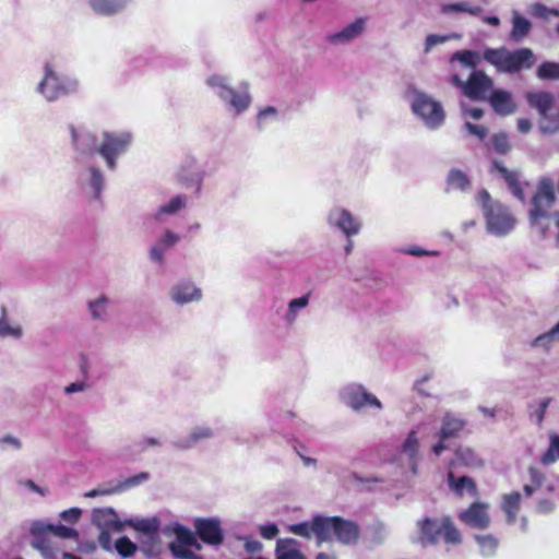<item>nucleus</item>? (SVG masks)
<instances>
[{
  "label": "nucleus",
  "instance_id": "1",
  "mask_svg": "<svg viewBox=\"0 0 559 559\" xmlns=\"http://www.w3.org/2000/svg\"><path fill=\"white\" fill-rule=\"evenodd\" d=\"M483 59L502 73H520L530 70L536 63L533 50L525 47L515 50H508L504 47L487 48L483 52Z\"/></svg>",
  "mask_w": 559,
  "mask_h": 559
},
{
  "label": "nucleus",
  "instance_id": "2",
  "mask_svg": "<svg viewBox=\"0 0 559 559\" xmlns=\"http://www.w3.org/2000/svg\"><path fill=\"white\" fill-rule=\"evenodd\" d=\"M478 201L481 204L487 229L497 235L504 236L515 226L516 219L504 204L491 199L487 190L478 193Z\"/></svg>",
  "mask_w": 559,
  "mask_h": 559
},
{
  "label": "nucleus",
  "instance_id": "3",
  "mask_svg": "<svg viewBox=\"0 0 559 559\" xmlns=\"http://www.w3.org/2000/svg\"><path fill=\"white\" fill-rule=\"evenodd\" d=\"M556 202L554 181L544 177L537 185V190L532 198V209L530 211L531 226L538 229L542 236H546L548 225L543 224V221L548 218L549 210Z\"/></svg>",
  "mask_w": 559,
  "mask_h": 559
},
{
  "label": "nucleus",
  "instance_id": "4",
  "mask_svg": "<svg viewBox=\"0 0 559 559\" xmlns=\"http://www.w3.org/2000/svg\"><path fill=\"white\" fill-rule=\"evenodd\" d=\"M531 107L537 109L542 117L539 129L543 133L559 131V98L548 92H534L526 95Z\"/></svg>",
  "mask_w": 559,
  "mask_h": 559
},
{
  "label": "nucleus",
  "instance_id": "5",
  "mask_svg": "<svg viewBox=\"0 0 559 559\" xmlns=\"http://www.w3.org/2000/svg\"><path fill=\"white\" fill-rule=\"evenodd\" d=\"M451 82L472 100H487L493 88V80L480 70L473 71L466 81H463L459 74H454Z\"/></svg>",
  "mask_w": 559,
  "mask_h": 559
},
{
  "label": "nucleus",
  "instance_id": "6",
  "mask_svg": "<svg viewBox=\"0 0 559 559\" xmlns=\"http://www.w3.org/2000/svg\"><path fill=\"white\" fill-rule=\"evenodd\" d=\"M412 109L429 128H439L444 122L445 114L442 105L425 93L416 94Z\"/></svg>",
  "mask_w": 559,
  "mask_h": 559
},
{
  "label": "nucleus",
  "instance_id": "7",
  "mask_svg": "<svg viewBox=\"0 0 559 559\" xmlns=\"http://www.w3.org/2000/svg\"><path fill=\"white\" fill-rule=\"evenodd\" d=\"M93 523L100 530L99 545L106 550H112L110 533H119L123 525L112 509H98L93 512Z\"/></svg>",
  "mask_w": 559,
  "mask_h": 559
},
{
  "label": "nucleus",
  "instance_id": "8",
  "mask_svg": "<svg viewBox=\"0 0 559 559\" xmlns=\"http://www.w3.org/2000/svg\"><path fill=\"white\" fill-rule=\"evenodd\" d=\"M130 142L131 136L129 133L105 132L97 153L105 158L109 169H115L116 157L127 151Z\"/></svg>",
  "mask_w": 559,
  "mask_h": 559
},
{
  "label": "nucleus",
  "instance_id": "9",
  "mask_svg": "<svg viewBox=\"0 0 559 559\" xmlns=\"http://www.w3.org/2000/svg\"><path fill=\"white\" fill-rule=\"evenodd\" d=\"M344 403L355 411L365 407L382 408V403L360 384H349L341 393Z\"/></svg>",
  "mask_w": 559,
  "mask_h": 559
},
{
  "label": "nucleus",
  "instance_id": "10",
  "mask_svg": "<svg viewBox=\"0 0 559 559\" xmlns=\"http://www.w3.org/2000/svg\"><path fill=\"white\" fill-rule=\"evenodd\" d=\"M131 525L142 534V548L144 552L154 554L158 550L159 521L157 518L138 519Z\"/></svg>",
  "mask_w": 559,
  "mask_h": 559
},
{
  "label": "nucleus",
  "instance_id": "11",
  "mask_svg": "<svg viewBox=\"0 0 559 559\" xmlns=\"http://www.w3.org/2000/svg\"><path fill=\"white\" fill-rule=\"evenodd\" d=\"M37 90L48 102L56 100L68 94L64 81L52 70L49 63L45 66V75Z\"/></svg>",
  "mask_w": 559,
  "mask_h": 559
},
{
  "label": "nucleus",
  "instance_id": "12",
  "mask_svg": "<svg viewBox=\"0 0 559 559\" xmlns=\"http://www.w3.org/2000/svg\"><path fill=\"white\" fill-rule=\"evenodd\" d=\"M44 523L35 522L31 527L33 535L32 546L37 549L46 559H57L59 547L56 540L46 533H44Z\"/></svg>",
  "mask_w": 559,
  "mask_h": 559
},
{
  "label": "nucleus",
  "instance_id": "13",
  "mask_svg": "<svg viewBox=\"0 0 559 559\" xmlns=\"http://www.w3.org/2000/svg\"><path fill=\"white\" fill-rule=\"evenodd\" d=\"M459 519L467 526L476 530H486L490 525L488 504L475 502L459 514Z\"/></svg>",
  "mask_w": 559,
  "mask_h": 559
},
{
  "label": "nucleus",
  "instance_id": "14",
  "mask_svg": "<svg viewBox=\"0 0 559 559\" xmlns=\"http://www.w3.org/2000/svg\"><path fill=\"white\" fill-rule=\"evenodd\" d=\"M464 425V420L450 415H445L438 435L439 441L432 447L435 454H439L440 452L447 450L448 447L445 445V442L451 438H456L463 430Z\"/></svg>",
  "mask_w": 559,
  "mask_h": 559
},
{
  "label": "nucleus",
  "instance_id": "15",
  "mask_svg": "<svg viewBox=\"0 0 559 559\" xmlns=\"http://www.w3.org/2000/svg\"><path fill=\"white\" fill-rule=\"evenodd\" d=\"M195 530L200 538L210 545H219L223 542V531L221 522L217 519H198L195 520Z\"/></svg>",
  "mask_w": 559,
  "mask_h": 559
},
{
  "label": "nucleus",
  "instance_id": "16",
  "mask_svg": "<svg viewBox=\"0 0 559 559\" xmlns=\"http://www.w3.org/2000/svg\"><path fill=\"white\" fill-rule=\"evenodd\" d=\"M487 100L493 111L500 116H509L515 112L518 108L512 94L504 90H492Z\"/></svg>",
  "mask_w": 559,
  "mask_h": 559
},
{
  "label": "nucleus",
  "instance_id": "17",
  "mask_svg": "<svg viewBox=\"0 0 559 559\" xmlns=\"http://www.w3.org/2000/svg\"><path fill=\"white\" fill-rule=\"evenodd\" d=\"M443 525V518L441 519H430L425 518L418 521L417 526L419 528V539L420 543L426 546L429 544H436L441 537Z\"/></svg>",
  "mask_w": 559,
  "mask_h": 559
},
{
  "label": "nucleus",
  "instance_id": "18",
  "mask_svg": "<svg viewBox=\"0 0 559 559\" xmlns=\"http://www.w3.org/2000/svg\"><path fill=\"white\" fill-rule=\"evenodd\" d=\"M331 218L335 219L336 226L347 236L356 235L359 231V223L347 210L336 209L331 213Z\"/></svg>",
  "mask_w": 559,
  "mask_h": 559
},
{
  "label": "nucleus",
  "instance_id": "19",
  "mask_svg": "<svg viewBox=\"0 0 559 559\" xmlns=\"http://www.w3.org/2000/svg\"><path fill=\"white\" fill-rule=\"evenodd\" d=\"M337 525V516L324 518L321 515L316 516L314 536L319 544L331 540L335 536Z\"/></svg>",
  "mask_w": 559,
  "mask_h": 559
},
{
  "label": "nucleus",
  "instance_id": "20",
  "mask_svg": "<svg viewBox=\"0 0 559 559\" xmlns=\"http://www.w3.org/2000/svg\"><path fill=\"white\" fill-rule=\"evenodd\" d=\"M366 20L362 17L357 19L341 32L334 33L329 36V40L333 44L347 43L359 36L365 28Z\"/></svg>",
  "mask_w": 559,
  "mask_h": 559
},
{
  "label": "nucleus",
  "instance_id": "21",
  "mask_svg": "<svg viewBox=\"0 0 559 559\" xmlns=\"http://www.w3.org/2000/svg\"><path fill=\"white\" fill-rule=\"evenodd\" d=\"M70 131L72 143L79 151L85 154L97 153L99 145H97V139L94 134L86 132L80 135L73 126L70 127Z\"/></svg>",
  "mask_w": 559,
  "mask_h": 559
},
{
  "label": "nucleus",
  "instance_id": "22",
  "mask_svg": "<svg viewBox=\"0 0 559 559\" xmlns=\"http://www.w3.org/2000/svg\"><path fill=\"white\" fill-rule=\"evenodd\" d=\"M276 559H306L299 550V544L293 538H282L276 543Z\"/></svg>",
  "mask_w": 559,
  "mask_h": 559
},
{
  "label": "nucleus",
  "instance_id": "23",
  "mask_svg": "<svg viewBox=\"0 0 559 559\" xmlns=\"http://www.w3.org/2000/svg\"><path fill=\"white\" fill-rule=\"evenodd\" d=\"M201 297V289L195 287L192 283H180L173 288V299L177 304L200 300Z\"/></svg>",
  "mask_w": 559,
  "mask_h": 559
},
{
  "label": "nucleus",
  "instance_id": "24",
  "mask_svg": "<svg viewBox=\"0 0 559 559\" xmlns=\"http://www.w3.org/2000/svg\"><path fill=\"white\" fill-rule=\"evenodd\" d=\"M335 530V537L343 544H352L358 539L359 528L350 522L337 518V525Z\"/></svg>",
  "mask_w": 559,
  "mask_h": 559
},
{
  "label": "nucleus",
  "instance_id": "25",
  "mask_svg": "<svg viewBox=\"0 0 559 559\" xmlns=\"http://www.w3.org/2000/svg\"><path fill=\"white\" fill-rule=\"evenodd\" d=\"M128 0H90V5L95 13L100 15H114L120 12Z\"/></svg>",
  "mask_w": 559,
  "mask_h": 559
},
{
  "label": "nucleus",
  "instance_id": "26",
  "mask_svg": "<svg viewBox=\"0 0 559 559\" xmlns=\"http://www.w3.org/2000/svg\"><path fill=\"white\" fill-rule=\"evenodd\" d=\"M449 485L450 487L460 496H463L465 492L471 496H476V485L472 478L467 476L455 477L453 471H450L448 474Z\"/></svg>",
  "mask_w": 559,
  "mask_h": 559
},
{
  "label": "nucleus",
  "instance_id": "27",
  "mask_svg": "<svg viewBox=\"0 0 559 559\" xmlns=\"http://www.w3.org/2000/svg\"><path fill=\"white\" fill-rule=\"evenodd\" d=\"M531 29L532 23L515 12L512 17V29L510 33V38L514 41H521L530 34Z\"/></svg>",
  "mask_w": 559,
  "mask_h": 559
},
{
  "label": "nucleus",
  "instance_id": "28",
  "mask_svg": "<svg viewBox=\"0 0 559 559\" xmlns=\"http://www.w3.org/2000/svg\"><path fill=\"white\" fill-rule=\"evenodd\" d=\"M521 495L518 491L504 495L502 498V510L507 513L508 523L513 524L520 509Z\"/></svg>",
  "mask_w": 559,
  "mask_h": 559
},
{
  "label": "nucleus",
  "instance_id": "29",
  "mask_svg": "<svg viewBox=\"0 0 559 559\" xmlns=\"http://www.w3.org/2000/svg\"><path fill=\"white\" fill-rule=\"evenodd\" d=\"M536 75L542 81H559V62L545 61L540 63Z\"/></svg>",
  "mask_w": 559,
  "mask_h": 559
},
{
  "label": "nucleus",
  "instance_id": "30",
  "mask_svg": "<svg viewBox=\"0 0 559 559\" xmlns=\"http://www.w3.org/2000/svg\"><path fill=\"white\" fill-rule=\"evenodd\" d=\"M454 60L460 61L464 67L473 69V71H475L479 63L480 55L477 51L473 50H459L454 52L451 57V61Z\"/></svg>",
  "mask_w": 559,
  "mask_h": 559
},
{
  "label": "nucleus",
  "instance_id": "31",
  "mask_svg": "<svg viewBox=\"0 0 559 559\" xmlns=\"http://www.w3.org/2000/svg\"><path fill=\"white\" fill-rule=\"evenodd\" d=\"M221 96L223 98L230 97V104L238 110H245L250 104V96L247 93H238L231 88H225Z\"/></svg>",
  "mask_w": 559,
  "mask_h": 559
},
{
  "label": "nucleus",
  "instance_id": "32",
  "mask_svg": "<svg viewBox=\"0 0 559 559\" xmlns=\"http://www.w3.org/2000/svg\"><path fill=\"white\" fill-rule=\"evenodd\" d=\"M441 537L448 544L456 545L462 542V535H461L460 531L455 527L452 520L448 516L443 518Z\"/></svg>",
  "mask_w": 559,
  "mask_h": 559
},
{
  "label": "nucleus",
  "instance_id": "33",
  "mask_svg": "<svg viewBox=\"0 0 559 559\" xmlns=\"http://www.w3.org/2000/svg\"><path fill=\"white\" fill-rule=\"evenodd\" d=\"M175 534H176V537H177V540L175 542L177 545H183V546H189V547H194L195 549L200 550L201 549V545L200 543L198 542L195 535L193 534L192 531L181 526V525H178L176 528H175Z\"/></svg>",
  "mask_w": 559,
  "mask_h": 559
},
{
  "label": "nucleus",
  "instance_id": "34",
  "mask_svg": "<svg viewBox=\"0 0 559 559\" xmlns=\"http://www.w3.org/2000/svg\"><path fill=\"white\" fill-rule=\"evenodd\" d=\"M44 533H46L48 536L50 535L53 539L56 538H62V539H70L75 538L78 536V533L75 530L64 526V525H51V524H45L44 523Z\"/></svg>",
  "mask_w": 559,
  "mask_h": 559
},
{
  "label": "nucleus",
  "instance_id": "35",
  "mask_svg": "<svg viewBox=\"0 0 559 559\" xmlns=\"http://www.w3.org/2000/svg\"><path fill=\"white\" fill-rule=\"evenodd\" d=\"M475 540L479 545L480 552L485 557H491L497 550L498 539L491 535H475Z\"/></svg>",
  "mask_w": 559,
  "mask_h": 559
},
{
  "label": "nucleus",
  "instance_id": "36",
  "mask_svg": "<svg viewBox=\"0 0 559 559\" xmlns=\"http://www.w3.org/2000/svg\"><path fill=\"white\" fill-rule=\"evenodd\" d=\"M441 11L442 13L466 12L474 16H478L483 13V9L479 5H471L467 2L444 4L442 5Z\"/></svg>",
  "mask_w": 559,
  "mask_h": 559
},
{
  "label": "nucleus",
  "instance_id": "37",
  "mask_svg": "<svg viewBox=\"0 0 559 559\" xmlns=\"http://www.w3.org/2000/svg\"><path fill=\"white\" fill-rule=\"evenodd\" d=\"M559 340V322L548 332L538 335L531 343L532 347H544L549 350L555 340Z\"/></svg>",
  "mask_w": 559,
  "mask_h": 559
},
{
  "label": "nucleus",
  "instance_id": "38",
  "mask_svg": "<svg viewBox=\"0 0 559 559\" xmlns=\"http://www.w3.org/2000/svg\"><path fill=\"white\" fill-rule=\"evenodd\" d=\"M448 185L453 189L466 190L471 186V180L465 173L453 168L448 175Z\"/></svg>",
  "mask_w": 559,
  "mask_h": 559
},
{
  "label": "nucleus",
  "instance_id": "39",
  "mask_svg": "<svg viewBox=\"0 0 559 559\" xmlns=\"http://www.w3.org/2000/svg\"><path fill=\"white\" fill-rule=\"evenodd\" d=\"M316 516L310 522H301L288 526V531L297 536L310 538L314 535Z\"/></svg>",
  "mask_w": 559,
  "mask_h": 559
},
{
  "label": "nucleus",
  "instance_id": "40",
  "mask_svg": "<svg viewBox=\"0 0 559 559\" xmlns=\"http://www.w3.org/2000/svg\"><path fill=\"white\" fill-rule=\"evenodd\" d=\"M112 548H115L119 555L129 557L136 550V545L128 537H120L112 545Z\"/></svg>",
  "mask_w": 559,
  "mask_h": 559
},
{
  "label": "nucleus",
  "instance_id": "41",
  "mask_svg": "<svg viewBox=\"0 0 559 559\" xmlns=\"http://www.w3.org/2000/svg\"><path fill=\"white\" fill-rule=\"evenodd\" d=\"M186 206V198L182 195H176L168 204L163 205L158 210V214H175Z\"/></svg>",
  "mask_w": 559,
  "mask_h": 559
},
{
  "label": "nucleus",
  "instance_id": "42",
  "mask_svg": "<svg viewBox=\"0 0 559 559\" xmlns=\"http://www.w3.org/2000/svg\"><path fill=\"white\" fill-rule=\"evenodd\" d=\"M461 36L459 34H450V35H437L430 34L426 37L425 41V52H428L432 49L433 46L438 44H443L450 39H457Z\"/></svg>",
  "mask_w": 559,
  "mask_h": 559
},
{
  "label": "nucleus",
  "instance_id": "43",
  "mask_svg": "<svg viewBox=\"0 0 559 559\" xmlns=\"http://www.w3.org/2000/svg\"><path fill=\"white\" fill-rule=\"evenodd\" d=\"M504 181L507 182L509 189L514 194V197H516L519 200L523 201L524 200V191H523V189L521 187V183L519 181L518 174L512 170L510 173V175H508L504 178Z\"/></svg>",
  "mask_w": 559,
  "mask_h": 559
},
{
  "label": "nucleus",
  "instance_id": "44",
  "mask_svg": "<svg viewBox=\"0 0 559 559\" xmlns=\"http://www.w3.org/2000/svg\"><path fill=\"white\" fill-rule=\"evenodd\" d=\"M492 145L497 152L502 154L507 153L511 147L509 138L503 132L497 133L492 136Z\"/></svg>",
  "mask_w": 559,
  "mask_h": 559
},
{
  "label": "nucleus",
  "instance_id": "45",
  "mask_svg": "<svg viewBox=\"0 0 559 559\" xmlns=\"http://www.w3.org/2000/svg\"><path fill=\"white\" fill-rule=\"evenodd\" d=\"M419 441L417 437V432L412 430L408 432L405 442L403 443V451L406 454H415L418 450Z\"/></svg>",
  "mask_w": 559,
  "mask_h": 559
},
{
  "label": "nucleus",
  "instance_id": "46",
  "mask_svg": "<svg viewBox=\"0 0 559 559\" xmlns=\"http://www.w3.org/2000/svg\"><path fill=\"white\" fill-rule=\"evenodd\" d=\"M91 186L94 190V197L99 198L104 185L103 175L96 168H91Z\"/></svg>",
  "mask_w": 559,
  "mask_h": 559
},
{
  "label": "nucleus",
  "instance_id": "47",
  "mask_svg": "<svg viewBox=\"0 0 559 559\" xmlns=\"http://www.w3.org/2000/svg\"><path fill=\"white\" fill-rule=\"evenodd\" d=\"M464 128L469 134L477 136L480 141H483L488 134V129L484 126L465 122Z\"/></svg>",
  "mask_w": 559,
  "mask_h": 559
},
{
  "label": "nucleus",
  "instance_id": "48",
  "mask_svg": "<svg viewBox=\"0 0 559 559\" xmlns=\"http://www.w3.org/2000/svg\"><path fill=\"white\" fill-rule=\"evenodd\" d=\"M260 534L265 539H273L278 534V527L274 523L261 525Z\"/></svg>",
  "mask_w": 559,
  "mask_h": 559
},
{
  "label": "nucleus",
  "instance_id": "49",
  "mask_svg": "<svg viewBox=\"0 0 559 559\" xmlns=\"http://www.w3.org/2000/svg\"><path fill=\"white\" fill-rule=\"evenodd\" d=\"M170 550L176 558L186 559L189 558L191 549H189V546L177 545L176 543H171Z\"/></svg>",
  "mask_w": 559,
  "mask_h": 559
},
{
  "label": "nucleus",
  "instance_id": "50",
  "mask_svg": "<svg viewBox=\"0 0 559 559\" xmlns=\"http://www.w3.org/2000/svg\"><path fill=\"white\" fill-rule=\"evenodd\" d=\"M309 302V294L301 296L299 298L293 299L289 302V312L294 316L296 311L300 308H305Z\"/></svg>",
  "mask_w": 559,
  "mask_h": 559
},
{
  "label": "nucleus",
  "instance_id": "51",
  "mask_svg": "<svg viewBox=\"0 0 559 559\" xmlns=\"http://www.w3.org/2000/svg\"><path fill=\"white\" fill-rule=\"evenodd\" d=\"M107 302L106 297H100L98 300L90 302V308L93 318H102V314L104 312L103 305Z\"/></svg>",
  "mask_w": 559,
  "mask_h": 559
},
{
  "label": "nucleus",
  "instance_id": "52",
  "mask_svg": "<svg viewBox=\"0 0 559 559\" xmlns=\"http://www.w3.org/2000/svg\"><path fill=\"white\" fill-rule=\"evenodd\" d=\"M179 241V236L167 230L164 237L160 239V245L165 248L173 247L176 242Z\"/></svg>",
  "mask_w": 559,
  "mask_h": 559
},
{
  "label": "nucleus",
  "instance_id": "53",
  "mask_svg": "<svg viewBox=\"0 0 559 559\" xmlns=\"http://www.w3.org/2000/svg\"><path fill=\"white\" fill-rule=\"evenodd\" d=\"M212 436V430L210 428H195L192 433H191V438L194 440V441H198L200 439H205V438H209Z\"/></svg>",
  "mask_w": 559,
  "mask_h": 559
},
{
  "label": "nucleus",
  "instance_id": "54",
  "mask_svg": "<svg viewBox=\"0 0 559 559\" xmlns=\"http://www.w3.org/2000/svg\"><path fill=\"white\" fill-rule=\"evenodd\" d=\"M147 478H148V474L143 472L133 477L128 478L123 485H124V487L135 486V485H139L140 483L146 480Z\"/></svg>",
  "mask_w": 559,
  "mask_h": 559
},
{
  "label": "nucleus",
  "instance_id": "55",
  "mask_svg": "<svg viewBox=\"0 0 559 559\" xmlns=\"http://www.w3.org/2000/svg\"><path fill=\"white\" fill-rule=\"evenodd\" d=\"M147 478H148V474L143 472L133 477L128 478L123 485H124V487L135 486V485H139L140 483L146 480Z\"/></svg>",
  "mask_w": 559,
  "mask_h": 559
},
{
  "label": "nucleus",
  "instance_id": "56",
  "mask_svg": "<svg viewBox=\"0 0 559 559\" xmlns=\"http://www.w3.org/2000/svg\"><path fill=\"white\" fill-rule=\"evenodd\" d=\"M80 514H81V510H80V509L72 508V509H69V510H67V511H63V512L61 513V518H62L64 521L75 522V521H78V520H79Z\"/></svg>",
  "mask_w": 559,
  "mask_h": 559
},
{
  "label": "nucleus",
  "instance_id": "57",
  "mask_svg": "<svg viewBox=\"0 0 559 559\" xmlns=\"http://www.w3.org/2000/svg\"><path fill=\"white\" fill-rule=\"evenodd\" d=\"M549 439L550 444L545 454H559V435L551 433Z\"/></svg>",
  "mask_w": 559,
  "mask_h": 559
},
{
  "label": "nucleus",
  "instance_id": "58",
  "mask_svg": "<svg viewBox=\"0 0 559 559\" xmlns=\"http://www.w3.org/2000/svg\"><path fill=\"white\" fill-rule=\"evenodd\" d=\"M245 549L248 552H259L262 549V544L255 539H246Z\"/></svg>",
  "mask_w": 559,
  "mask_h": 559
},
{
  "label": "nucleus",
  "instance_id": "59",
  "mask_svg": "<svg viewBox=\"0 0 559 559\" xmlns=\"http://www.w3.org/2000/svg\"><path fill=\"white\" fill-rule=\"evenodd\" d=\"M492 169L497 171V174L502 177L503 179L510 175L512 170H509L502 163L500 162H493L492 163Z\"/></svg>",
  "mask_w": 559,
  "mask_h": 559
},
{
  "label": "nucleus",
  "instance_id": "60",
  "mask_svg": "<svg viewBox=\"0 0 559 559\" xmlns=\"http://www.w3.org/2000/svg\"><path fill=\"white\" fill-rule=\"evenodd\" d=\"M550 404V399L547 397V399H544L540 403H539V407L537 409V418H538V421L542 423L543 419H544V416H545V413H546V409L547 407L549 406Z\"/></svg>",
  "mask_w": 559,
  "mask_h": 559
},
{
  "label": "nucleus",
  "instance_id": "61",
  "mask_svg": "<svg viewBox=\"0 0 559 559\" xmlns=\"http://www.w3.org/2000/svg\"><path fill=\"white\" fill-rule=\"evenodd\" d=\"M532 128V123L526 118H521L518 120V129L521 133H527Z\"/></svg>",
  "mask_w": 559,
  "mask_h": 559
},
{
  "label": "nucleus",
  "instance_id": "62",
  "mask_svg": "<svg viewBox=\"0 0 559 559\" xmlns=\"http://www.w3.org/2000/svg\"><path fill=\"white\" fill-rule=\"evenodd\" d=\"M150 255L153 261H156V262L163 261V251L160 248H158L156 246L151 248Z\"/></svg>",
  "mask_w": 559,
  "mask_h": 559
},
{
  "label": "nucleus",
  "instance_id": "63",
  "mask_svg": "<svg viewBox=\"0 0 559 559\" xmlns=\"http://www.w3.org/2000/svg\"><path fill=\"white\" fill-rule=\"evenodd\" d=\"M530 475H531V478L532 480L537 485L539 486L543 481V474L537 471L535 467H531L530 468Z\"/></svg>",
  "mask_w": 559,
  "mask_h": 559
},
{
  "label": "nucleus",
  "instance_id": "64",
  "mask_svg": "<svg viewBox=\"0 0 559 559\" xmlns=\"http://www.w3.org/2000/svg\"><path fill=\"white\" fill-rule=\"evenodd\" d=\"M276 112H277V110H276V108H275V107H273V106H267V107H265L264 109H262V110L259 112V115H258V119H259V120H262V119H264L266 116H270V115L275 116V115H276Z\"/></svg>",
  "mask_w": 559,
  "mask_h": 559
}]
</instances>
